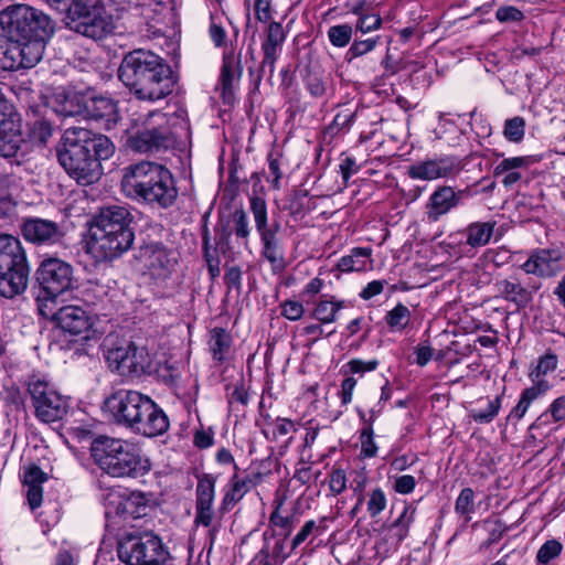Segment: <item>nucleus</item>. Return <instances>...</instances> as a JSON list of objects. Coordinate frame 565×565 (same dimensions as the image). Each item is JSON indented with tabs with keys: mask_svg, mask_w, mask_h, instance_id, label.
<instances>
[{
	"mask_svg": "<svg viewBox=\"0 0 565 565\" xmlns=\"http://www.w3.org/2000/svg\"><path fill=\"white\" fill-rule=\"evenodd\" d=\"M115 153L111 140L85 127L73 126L62 135L56 156L67 174L79 184H93L103 174L102 161Z\"/></svg>",
	"mask_w": 565,
	"mask_h": 565,
	"instance_id": "f257e3e1",
	"label": "nucleus"
},
{
	"mask_svg": "<svg viewBox=\"0 0 565 565\" xmlns=\"http://www.w3.org/2000/svg\"><path fill=\"white\" fill-rule=\"evenodd\" d=\"M118 78L136 98L147 102L166 98L174 86L170 65L158 54L143 49L124 56Z\"/></svg>",
	"mask_w": 565,
	"mask_h": 565,
	"instance_id": "f03ea898",
	"label": "nucleus"
},
{
	"mask_svg": "<svg viewBox=\"0 0 565 565\" xmlns=\"http://www.w3.org/2000/svg\"><path fill=\"white\" fill-rule=\"evenodd\" d=\"M120 184L128 198L161 209L172 206L179 193L172 172L163 164L148 160L125 167Z\"/></svg>",
	"mask_w": 565,
	"mask_h": 565,
	"instance_id": "7ed1b4c3",
	"label": "nucleus"
},
{
	"mask_svg": "<svg viewBox=\"0 0 565 565\" xmlns=\"http://www.w3.org/2000/svg\"><path fill=\"white\" fill-rule=\"evenodd\" d=\"M0 26L11 40L0 50V68H32L35 64V10L25 4L10 6L0 11Z\"/></svg>",
	"mask_w": 565,
	"mask_h": 565,
	"instance_id": "20e7f679",
	"label": "nucleus"
},
{
	"mask_svg": "<svg viewBox=\"0 0 565 565\" xmlns=\"http://www.w3.org/2000/svg\"><path fill=\"white\" fill-rule=\"evenodd\" d=\"M132 220L126 206L102 207L90 228L89 250L102 259H113L126 253L135 239Z\"/></svg>",
	"mask_w": 565,
	"mask_h": 565,
	"instance_id": "39448f33",
	"label": "nucleus"
},
{
	"mask_svg": "<svg viewBox=\"0 0 565 565\" xmlns=\"http://www.w3.org/2000/svg\"><path fill=\"white\" fill-rule=\"evenodd\" d=\"M90 455L96 466L113 478H138L150 471V461L137 444L99 435L92 440Z\"/></svg>",
	"mask_w": 565,
	"mask_h": 565,
	"instance_id": "423d86ee",
	"label": "nucleus"
},
{
	"mask_svg": "<svg viewBox=\"0 0 565 565\" xmlns=\"http://www.w3.org/2000/svg\"><path fill=\"white\" fill-rule=\"evenodd\" d=\"M125 134L126 146L138 153H159L173 148L177 142L167 115L160 110L131 114Z\"/></svg>",
	"mask_w": 565,
	"mask_h": 565,
	"instance_id": "0eeeda50",
	"label": "nucleus"
},
{
	"mask_svg": "<svg viewBox=\"0 0 565 565\" xmlns=\"http://www.w3.org/2000/svg\"><path fill=\"white\" fill-rule=\"evenodd\" d=\"M29 266L18 238L0 235V295L12 298L28 285Z\"/></svg>",
	"mask_w": 565,
	"mask_h": 565,
	"instance_id": "6e6552de",
	"label": "nucleus"
},
{
	"mask_svg": "<svg viewBox=\"0 0 565 565\" xmlns=\"http://www.w3.org/2000/svg\"><path fill=\"white\" fill-rule=\"evenodd\" d=\"M65 10L68 28L87 38L104 39L115 28L113 15L98 0H72Z\"/></svg>",
	"mask_w": 565,
	"mask_h": 565,
	"instance_id": "1a4fd4ad",
	"label": "nucleus"
},
{
	"mask_svg": "<svg viewBox=\"0 0 565 565\" xmlns=\"http://www.w3.org/2000/svg\"><path fill=\"white\" fill-rule=\"evenodd\" d=\"M117 554L127 565H164L170 556L161 539L151 532L125 535L118 542Z\"/></svg>",
	"mask_w": 565,
	"mask_h": 565,
	"instance_id": "9d476101",
	"label": "nucleus"
},
{
	"mask_svg": "<svg viewBox=\"0 0 565 565\" xmlns=\"http://www.w3.org/2000/svg\"><path fill=\"white\" fill-rule=\"evenodd\" d=\"M249 207L254 217L255 227L259 235L260 255L273 269H281L285 266V250L280 236V223L269 224L266 201L259 196L249 199Z\"/></svg>",
	"mask_w": 565,
	"mask_h": 565,
	"instance_id": "9b49d317",
	"label": "nucleus"
},
{
	"mask_svg": "<svg viewBox=\"0 0 565 565\" xmlns=\"http://www.w3.org/2000/svg\"><path fill=\"white\" fill-rule=\"evenodd\" d=\"M72 268L58 258H49L41 263L38 268V284L43 292L44 302L55 305L58 295L65 291L71 285ZM41 295L38 296V300Z\"/></svg>",
	"mask_w": 565,
	"mask_h": 565,
	"instance_id": "f8f14e48",
	"label": "nucleus"
},
{
	"mask_svg": "<svg viewBox=\"0 0 565 565\" xmlns=\"http://www.w3.org/2000/svg\"><path fill=\"white\" fill-rule=\"evenodd\" d=\"M146 396L134 390H118L105 399V407L116 424L129 429Z\"/></svg>",
	"mask_w": 565,
	"mask_h": 565,
	"instance_id": "ddd939ff",
	"label": "nucleus"
},
{
	"mask_svg": "<svg viewBox=\"0 0 565 565\" xmlns=\"http://www.w3.org/2000/svg\"><path fill=\"white\" fill-rule=\"evenodd\" d=\"M462 170V162L456 156H439L415 162L407 168V175L414 180L434 181L456 178Z\"/></svg>",
	"mask_w": 565,
	"mask_h": 565,
	"instance_id": "4468645a",
	"label": "nucleus"
},
{
	"mask_svg": "<svg viewBox=\"0 0 565 565\" xmlns=\"http://www.w3.org/2000/svg\"><path fill=\"white\" fill-rule=\"evenodd\" d=\"M55 306L56 303L43 302L38 306V311L41 316L51 318L62 330L71 334H81L90 328V318L82 307L63 306L56 309Z\"/></svg>",
	"mask_w": 565,
	"mask_h": 565,
	"instance_id": "2eb2a0df",
	"label": "nucleus"
},
{
	"mask_svg": "<svg viewBox=\"0 0 565 565\" xmlns=\"http://www.w3.org/2000/svg\"><path fill=\"white\" fill-rule=\"evenodd\" d=\"M129 430L145 437H157L169 429V418L148 395Z\"/></svg>",
	"mask_w": 565,
	"mask_h": 565,
	"instance_id": "dca6fc26",
	"label": "nucleus"
},
{
	"mask_svg": "<svg viewBox=\"0 0 565 565\" xmlns=\"http://www.w3.org/2000/svg\"><path fill=\"white\" fill-rule=\"evenodd\" d=\"M139 259L154 277L166 278L177 264L175 255L162 243L151 242L139 249Z\"/></svg>",
	"mask_w": 565,
	"mask_h": 565,
	"instance_id": "f3484780",
	"label": "nucleus"
},
{
	"mask_svg": "<svg viewBox=\"0 0 565 565\" xmlns=\"http://www.w3.org/2000/svg\"><path fill=\"white\" fill-rule=\"evenodd\" d=\"M463 191L449 185H439L425 204V216L429 223L438 222L461 203Z\"/></svg>",
	"mask_w": 565,
	"mask_h": 565,
	"instance_id": "a211bd4d",
	"label": "nucleus"
},
{
	"mask_svg": "<svg viewBox=\"0 0 565 565\" xmlns=\"http://www.w3.org/2000/svg\"><path fill=\"white\" fill-rule=\"evenodd\" d=\"M67 411V401L55 390L38 381V419L56 423L63 418Z\"/></svg>",
	"mask_w": 565,
	"mask_h": 565,
	"instance_id": "6ab92c4d",
	"label": "nucleus"
},
{
	"mask_svg": "<svg viewBox=\"0 0 565 565\" xmlns=\"http://www.w3.org/2000/svg\"><path fill=\"white\" fill-rule=\"evenodd\" d=\"M527 274L552 277L565 269V253L558 249H540L522 265Z\"/></svg>",
	"mask_w": 565,
	"mask_h": 565,
	"instance_id": "aec40b11",
	"label": "nucleus"
},
{
	"mask_svg": "<svg viewBox=\"0 0 565 565\" xmlns=\"http://www.w3.org/2000/svg\"><path fill=\"white\" fill-rule=\"evenodd\" d=\"M104 356L108 366L122 376H132V342L121 340L115 342L107 337L103 343Z\"/></svg>",
	"mask_w": 565,
	"mask_h": 565,
	"instance_id": "412c9836",
	"label": "nucleus"
},
{
	"mask_svg": "<svg viewBox=\"0 0 565 565\" xmlns=\"http://www.w3.org/2000/svg\"><path fill=\"white\" fill-rule=\"evenodd\" d=\"M86 115L102 122L105 129H113L119 121L117 103L108 96H94L85 102Z\"/></svg>",
	"mask_w": 565,
	"mask_h": 565,
	"instance_id": "4be33fe9",
	"label": "nucleus"
},
{
	"mask_svg": "<svg viewBox=\"0 0 565 565\" xmlns=\"http://www.w3.org/2000/svg\"><path fill=\"white\" fill-rule=\"evenodd\" d=\"M241 58L235 53L226 52L223 56V64L220 75V86L222 90V99L225 104H231L234 95V84L238 82L242 75Z\"/></svg>",
	"mask_w": 565,
	"mask_h": 565,
	"instance_id": "5701e85b",
	"label": "nucleus"
},
{
	"mask_svg": "<svg viewBox=\"0 0 565 565\" xmlns=\"http://www.w3.org/2000/svg\"><path fill=\"white\" fill-rule=\"evenodd\" d=\"M495 286L500 296L513 302L518 308H525L532 300V292L518 281L503 279L498 281Z\"/></svg>",
	"mask_w": 565,
	"mask_h": 565,
	"instance_id": "b1692460",
	"label": "nucleus"
},
{
	"mask_svg": "<svg viewBox=\"0 0 565 565\" xmlns=\"http://www.w3.org/2000/svg\"><path fill=\"white\" fill-rule=\"evenodd\" d=\"M347 307V301L330 299H319L312 309L311 317L321 324H329L337 320L338 312Z\"/></svg>",
	"mask_w": 565,
	"mask_h": 565,
	"instance_id": "393cba45",
	"label": "nucleus"
},
{
	"mask_svg": "<svg viewBox=\"0 0 565 565\" xmlns=\"http://www.w3.org/2000/svg\"><path fill=\"white\" fill-rule=\"evenodd\" d=\"M371 254L372 249L369 247H354L349 255H344L339 259L337 268L343 273L364 270Z\"/></svg>",
	"mask_w": 565,
	"mask_h": 565,
	"instance_id": "a878e982",
	"label": "nucleus"
},
{
	"mask_svg": "<svg viewBox=\"0 0 565 565\" xmlns=\"http://www.w3.org/2000/svg\"><path fill=\"white\" fill-rule=\"evenodd\" d=\"M149 509L147 497L139 491L129 492L126 489L122 513L121 516L125 519H139L147 515Z\"/></svg>",
	"mask_w": 565,
	"mask_h": 565,
	"instance_id": "bb28decb",
	"label": "nucleus"
},
{
	"mask_svg": "<svg viewBox=\"0 0 565 565\" xmlns=\"http://www.w3.org/2000/svg\"><path fill=\"white\" fill-rule=\"evenodd\" d=\"M22 142L21 125L0 128V156L9 158L17 154Z\"/></svg>",
	"mask_w": 565,
	"mask_h": 565,
	"instance_id": "cd10ccee",
	"label": "nucleus"
},
{
	"mask_svg": "<svg viewBox=\"0 0 565 565\" xmlns=\"http://www.w3.org/2000/svg\"><path fill=\"white\" fill-rule=\"evenodd\" d=\"M495 222H475L467 226L465 233L467 244L471 247H481L489 243L493 235Z\"/></svg>",
	"mask_w": 565,
	"mask_h": 565,
	"instance_id": "c85d7f7f",
	"label": "nucleus"
},
{
	"mask_svg": "<svg viewBox=\"0 0 565 565\" xmlns=\"http://www.w3.org/2000/svg\"><path fill=\"white\" fill-rule=\"evenodd\" d=\"M232 343L231 334L223 328H214L210 332L209 347L214 360H225Z\"/></svg>",
	"mask_w": 565,
	"mask_h": 565,
	"instance_id": "c756f323",
	"label": "nucleus"
},
{
	"mask_svg": "<svg viewBox=\"0 0 565 565\" xmlns=\"http://www.w3.org/2000/svg\"><path fill=\"white\" fill-rule=\"evenodd\" d=\"M552 420L554 423L565 422V396L555 398L548 409L542 413L530 426V429H539L548 425Z\"/></svg>",
	"mask_w": 565,
	"mask_h": 565,
	"instance_id": "7c9ffc66",
	"label": "nucleus"
},
{
	"mask_svg": "<svg viewBox=\"0 0 565 565\" xmlns=\"http://www.w3.org/2000/svg\"><path fill=\"white\" fill-rule=\"evenodd\" d=\"M250 482L249 479H238L236 475L233 476L231 487L223 497L221 509L228 511L235 503L241 501L250 489Z\"/></svg>",
	"mask_w": 565,
	"mask_h": 565,
	"instance_id": "2f4dec72",
	"label": "nucleus"
},
{
	"mask_svg": "<svg viewBox=\"0 0 565 565\" xmlns=\"http://www.w3.org/2000/svg\"><path fill=\"white\" fill-rule=\"evenodd\" d=\"M126 489L120 487L107 488L102 494L106 516H121Z\"/></svg>",
	"mask_w": 565,
	"mask_h": 565,
	"instance_id": "473e14b6",
	"label": "nucleus"
},
{
	"mask_svg": "<svg viewBox=\"0 0 565 565\" xmlns=\"http://www.w3.org/2000/svg\"><path fill=\"white\" fill-rule=\"evenodd\" d=\"M412 319L411 310L403 303H397L385 315V323L391 331L401 332L407 328Z\"/></svg>",
	"mask_w": 565,
	"mask_h": 565,
	"instance_id": "72a5a7b5",
	"label": "nucleus"
},
{
	"mask_svg": "<svg viewBox=\"0 0 565 565\" xmlns=\"http://www.w3.org/2000/svg\"><path fill=\"white\" fill-rule=\"evenodd\" d=\"M279 503L269 516V524L277 531V535L287 539L292 532L298 519L294 513L282 514Z\"/></svg>",
	"mask_w": 565,
	"mask_h": 565,
	"instance_id": "f704fd0d",
	"label": "nucleus"
},
{
	"mask_svg": "<svg viewBox=\"0 0 565 565\" xmlns=\"http://www.w3.org/2000/svg\"><path fill=\"white\" fill-rule=\"evenodd\" d=\"M215 497V478L204 475L196 486L195 508H212Z\"/></svg>",
	"mask_w": 565,
	"mask_h": 565,
	"instance_id": "c9c22d12",
	"label": "nucleus"
},
{
	"mask_svg": "<svg viewBox=\"0 0 565 565\" xmlns=\"http://www.w3.org/2000/svg\"><path fill=\"white\" fill-rule=\"evenodd\" d=\"M416 509L409 504H404L403 510L398 518L392 524V531L398 542L403 541L408 535L411 524L415 520Z\"/></svg>",
	"mask_w": 565,
	"mask_h": 565,
	"instance_id": "e433bc0d",
	"label": "nucleus"
},
{
	"mask_svg": "<svg viewBox=\"0 0 565 565\" xmlns=\"http://www.w3.org/2000/svg\"><path fill=\"white\" fill-rule=\"evenodd\" d=\"M324 520L316 521L309 520L307 521L298 531V533L291 540V550H296L302 543H305L309 537L320 536L324 532Z\"/></svg>",
	"mask_w": 565,
	"mask_h": 565,
	"instance_id": "4c0bfd02",
	"label": "nucleus"
},
{
	"mask_svg": "<svg viewBox=\"0 0 565 565\" xmlns=\"http://www.w3.org/2000/svg\"><path fill=\"white\" fill-rule=\"evenodd\" d=\"M63 236L62 231L55 222L38 218V245L54 244Z\"/></svg>",
	"mask_w": 565,
	"mask_h": 565,
	"instance_id": "58836bf2",
	"label": "nucleus"
},
{
	"mask_svg": "<svg viewBox=\"0 0 565 565\" xmlns=\"http://www.w3.org/2000/svg\"><path fill=\"white\" fill-rule=\"evenodd\" d=\"M132 376H141L146 373H150L152 370V361L149 353L143 348H138L132 343Z\"/></svg>",
	"mask_w": 565,
	"mask_h": 565,
	"instance_id": "ea45409f",
	"label": "nucleus"
},
{
	"mask_svg": "<svg viewBox=\"0 0 565 565\" xmlns=\"http://www.w3.org/2000/svg\"><path fill=\"white\" fill-rule=\"evenodd\" d=\"M17 204L29 205L31 202L21 199L19 202L12 200L7 178L0 177V217L10 216Z\"/></svg>",
	"mask_w": 565,
	"mask_h": 565,
	"instance_id": "a19ab883",
	"label": "nucleus"
},
{
	"mask_svg": "<svg viewBox=\"0 0 565 565\" xmlns=\"http://www.w3.org/2000/svg\"><path fill=\"white\" fill-rule=\"evenodd\" d=\"M501 404H502V395H498L493 399H488V405L484 411L472 409L470 412V417L478 424H489L499 414Z\"/></svg>",
	"mask_w": 565,
	"mask_h": 565,
	"instance_id": "79ce46f5",
	"label": "nucleus"
},
{
	"mask_svg": "<svg viewBox=\"0 0 565 565\" xmlns=\"http://www.w3.org/2000/svg\"><path fill=\"white\" fill-rule=\"evenodd\" d=\"M380 36L369 38L366 40H355L345 53V60L350 63L353 60L364 56L372 52L379 44Z\"/></svg>",
	"mask_w": 565,
	"mask_h": 565,
	"instance_id": "37998d69",
	"label": "nucleus"
},
{
	"mask_svg": "<svg viewBox=\"0 0 565 565\" xmlns=\"http://www.w3.org/2000/svg\"><path fill=\"white\" fill-rule=\"evenodd\" d=\"M20 478L24 488H26L28 504L33 511L35 509V463L31 462L22 469Z\"/></svg>",
	"mask_w": 565,
	"mask_h": 565,
	"instance_id": "c03bdc74",
	"label": "nucleus"
},
{
	"mask_svg": "<svg viewBox=\"0 0 565 565\" xmlns=\"http://www.w3.org/2000/svg\"><path fill=\"white\" fill-rule=\"evenodd\" d=\"M353 29L350 24L332 25L328 30V38L330 43L337 47L347 46L352 39Z\"/></svg>",
	"mask_w": 565,
	"mask_h": 565,
	"instance_id": "a18cd8bd",
	"label": "nucleus"
},
{
	"mask_svg": "<svg viewBox=\"0 0 565 565\" xmlns=\"http://www.w3.org/2000/svg\"><path fill=\"white\" fill-rule=\"evenodd\" d=\"M563 551V545L559 541L553 539L546 541L536 553V563L537 565H547L559 556Z\"/></svg>",
	"mask_w": 565,
	"mask_h": 565,
	"instance_id": "49530a36",
	"label": "nucleus"
},
{
	"mask_svg": "<svg viewBox=\"0 0 565 565\" xmlns=\"http://www.w3.org/2000/svg\"><path fill=\"white\" fill-rule=\"evenodd\" d=\"M455 511L465 515L466 520H470V514L475 512V492L471 488H463L455 504Z\"/></svg>",
	"mask_w": 565,
	"mask_h": 565,
	"instance_id": "de8ad7c7",
	"label": "nucleus"
},
{
	"mask_svg": "<svg viewBox=\"0 0 565 565\" xmlns=\"http://www.w3.org/2000/svg\"><path fill=\"white\" fill-rule=\"evenodd\" d=\"M262 50L264 53L263 61L259 66V75L260 78L263 75L268 73L269 76H273L275 72V63L279 56L280 47L279 46H273V45H262Z\"/></svg>",
	"mask_w": 565,
	"mask_h": 565,
	"instance_id": "09e8293b",
	"label": "nucleus"
},
{
	"mask_svg": "<svg viewBox=\"0 0 565 565\" xmlns=\"http://www.w3.org/2000/svg\"><path fill=\"white\" fill-rule=\"evenodd\" d=\"M306 87L311 96L322 97L327 93L328 78L315 72H308L305 78Z\"/></svg>",
	"mask_w": 565,
	"mask_h": 565,
	"instance_id": "8fccbe9b",
	"label": "nucleus"
},
{
	"mask_svg": "<svg viewBox=\"0 0 565 565\" xmlns=\"http://www.w3.org/2000/svg\"><path fill=\"white\" fill-rule=\"evenodd\" d=\"M233 231L230 228L228 224L218 223L215 227V244L216 249L223 254L227 255L232 253V244H231V237H232Z\"/></svg>",
	"mask_w": 565,
	"mask_h": 565,
	"instance_id": "3c124183",
	"label": "nucleus"
},
{
	"mask_svg": "<svg viewBox=\"0 0 565 565\" xmlns=\"http://www.w3.org/2000/svg\"><path fill=\"white\" fill-rule=\"evenodd\" d=\"M525 120L522 117L507 119L504 124V137L513 142H519L524 137Z\"/></svg>",
	"mask_w": 565,
	"mask_h": 565,
	"instance_id": "603ef678",
	"label": "nucleus"
},
{
	"mask_svg": "<svg viewBox=\"0 0 565 565\" xmlns=\"http://www.w3.org/2000/svg\"><path fill=\"white\" fill-rule=\"evenodd\" d=\"M234 228L232 230L237 238L243 239L244 245H247L250 234L247 214L244 210H236L233 213Z\"/></svg>",
	"mask_w": 565,
	"mask_h": 565,
	"instance_id": "864d4df0",
	"label": "nucleus"
},
{
	"mask_svg": "<svg viewBox=\"0 0 565 565\" xmlns=\"http://www.w3.org/2000/svg\"><path fill=\"white\" fill-rule=\"evenodd\" d=\"M17 125H21L19 114L14 110L13 105L0 94V128Z\"/></svg>",
	"mask_w": 565,
	"mask_h": 565,
	"instance_id": "5fc2aeb1",
	"label": "nucleus"
},
{
	"mask_svg": "<svg viewBox=\"0 0 565 565\" xmlns=\"http://www.w3.org/2000/svg\"><path fill=\"white\" fill-rule=\"evenodd\" d=\"M360 441L361 452L364 455V457L372 458L376 456L377 446L373 439L372 422H370L369 425L365 426L361 431Z\"/></svg>",
	"mask_w": 565,
	"mask_h": 565,
	"instance_id": "6e6d98bb",
	"label": "nucleus"
},
{
	"mask_svg": "<svg viewBox=\"0 0 565 565\" xmlns=\"http://www.w3.org/2000/svg\"><path fill=\"white\" fill-rule=\"evenodd\" d=\"M55 31V24L44 13H38V43H46Z\"/></svg>",
	"mask_w": 565,
	"mask_h": 565,
	"instance_id": "4d7b16f0",
	"label": "nucleus"
},
{
	"mask_svg": "<svg viewBox=\"0 0 565 565\" xmlns=\"http://www.w3.org/2000/svg\"><path fill=\"white\" fill-rule=\"evenodd\" d=\"M386 503L387 501L383 490L380 488L373 490L367 501V512L370 516H377L381 512L385 510Z\"/></svg>",
	"mask_w": 565,
	"mask_h": 565,
	"instance_id": "13d9d810",
	"label": "nucleus"
},
{
	"mask_svg": "<svg viewBox=\"0 0 565 565\" xmlns=\"http://www.w3.org/2000/svg\"><path fill=\"white\" fill-rule=\"evenodd\" d=\"M556 367L557 356L552 352H547L539 359L536 367L530 374H534L535 377H544L546 374L553 372Z\"/></svg>",
	"mask_w": 565,
	"mask_h": 565,
	"instance_id": "bf43d9fd",
	"label": "nucleus"
},
{
	"mask_svg": "<svg viewBox=\"0 0 565 565\" xmlns=\"http://www.w3.org/2000/svg\"><path fill=\"white\" fill-rule=\"evenodd\" d=\"M382 18L379 14L363 15L356 20L355 30L361 33H370L382 26Z\"/></svg>",
	"mask_w": 565,
	"mask_h": 565,
	"instance_id": "052dcab7",
	"label": "nucleus"
},
{
	"mask_svg": "<svg viewBox=\"0 0 565 565\" xmlns=\"http://www.w3.org/2000/svg\"><path fill=\"white\" fill-rule=\"evenodd\" d=\"M274 439L287 436L289 433L296 430V426L292 420L288 418H276L269 423Z\"/></svg>",
	"mask_w": 565,
	"mask_h": 565,
	"instance_id": "680f3d73",
	"label": "nucleus"
},
{
	"mask_svg": "<svg viewBox=\"0 0 565 565\" xmlns=\"http://www.w3.org/2000/svg\"><path fill=\"white\" fill-rule=\"evenodd\" d=\"M305 312V308L301 302L296 300H286L281 303V315L291 321L299 320Z\"/></svg>",
	"mask_w": 565,
	"mask_h": 565,
	"instance_id": "e2e57ef3",
	"label": "nucleus"
},
{
	"mask_svg": "<svg viewBox=\"0 0 565 565\" xmlns=\"http://www.w3.org/2000/svg\"><path fill=\"white\" fill-rule=\"evenodd\" d=\"M285 39L282 25L278 22H271L268 26L266 41L263 44L281 47Z\"/></svg>",
	"mask_w": 565,
	"mask_h": 565,
	"instance_id": "0e129e2a",
	"label": "nucleus"
},
{
	"mask_svg": "<svg viewBox=\"0 0 565 565\" xmlns=\"http://www.w3.org/2000/svg\"><path fill=\"white\" fill-rule=\"evenodd\" d=\"M495 18L500 22H519L524 19V14L521 10L512 6L500 7L495 11Z\"/></svg>",
	"mask_w": 565,
	"mask_h": 565,
	"instance_id": "69168bd1",
	"label": "nucleus"
},
{
	"mask_svg": "<svg viewBox=\"0 0 565 565\" xmlns=\"http://www.w3.org/2000/svg\"><path fill=\"white\" fill-rule=\"evenodd\" d=\"M532 402L533 399L523 391L519 403L511 409L510 414L508 415V420L518 422L522 419Z\"/></svg>",
	"mask_w": 565,
	"mask_h": 565,
	"instance_id": "338daca9",
	"label": "nucleus"
},
{
	"mask_svg": "<svg viewBox=\"0 0 565 565\" xmlns=\"http://www.w3.org/2000/svg\"><path fill=\"white\" fill-rule=\"evenodd\" d=\"M530 379L533 382L531 387L524 390V392L535 401L541 395L545 394L550 390V384L543 376L535 377L534 374H530Z\"/></svg>",
	"mask_w": 565,
	"mask_h": 565,
	"instance_id": "774afa93",
	"label": "nucleus"
}]
</instances>
